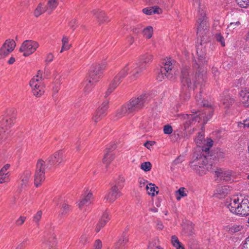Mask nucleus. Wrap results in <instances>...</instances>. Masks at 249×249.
I'll list each match as a JSON object with an SVG mask.
<instances>
[{"label":"nucleus","instance_id":"1","mask_svg":"<svg viewBox=\"0 0 249 249\" xmlns=\"http://www.w3.org/2000/svg\"><path fill=\"white\" fill-rule=\"evenodd\" d=\"M152 59V56L151 55L146 54L141 57L138 63L133 64L130 66L128 64L126 65L114 77L105 93V97L107 98L117 88L122 79L127 75L128 70H131V77L135 80L139 76L142 71L145 69L146 64L151 62Z\"/></svg>","mask_w":249,"mask_h":249},{"label":"nucleus","instance_id":"2","mask_svg":"<svg viewBox=\"0 0 249 249\" xmlns=\"http://www.w3.org/2000/svg\"><path fill=\"white\" fill-rule=\"evenodd\" d=\"M148 97L147 94H142L130 99L117 110L116 114L117 118H121L129 114H134L142 109L148 103Z\"/></svg>","mask_w":249,"mask_h":249},{"label":"nucleus","instance_id":"3","mask_svg":"<svg viewBox=\"0 0 249 249\" xmlns=\"http://www.w3.org/2000/svg\"><path fill=\"white\" fill-rule=\"evenodd\" d=\"M201 9H197L198 19L197 20V36L201 39V44L208 41L209 34V24L206 17L205 6L201 7Z\"/></svg>","mask_w":249,"mask_h":249},{"label":"nucleus","instance_id":"4","mask_svg":"<svg viewBox=\"0 0 249 249\" xmlns=\"http://www.w3.org/2000/svg\"><path fill=\"white\" fill-rule=\"evenodd\" d=\"M226 205L233 213L242 216L249 214V200L248 199L241 200L238 197H234L227 202Z\"/></svg>","mask_w":249,"mask_h":249},{"label":"nucleus","instance_id":"5","mask_svg":"<svg viewBox=\"0 0 249 249\" xmlns=\"http://www.w3.org/2000/svg\"><path fill=\"white\" fill-rule=\"evenodd\" d=\"M209 157L204 154L194 156L190 162L191 167L200 175L205 174L212 168V164L208 162Z\"/></svg>","mask_w":249,"mask_h":249},{"label":"nucleus","instance_id":"6","mask_svg":"<svg viewBox=\"0 0 249 249\" xmlns=\"http://www.w3.org/2000/svg\"><path fill=\"white\" fill-rule=\"evenodd\" d=\"M212 114L213 109L210 108H206L204 110V114H181L179 115L178 117L180 120L182 121L184 125V127L186 129L190 125L195 124L196 122L199 123L202 118L204 123H206L211 118Z\"/></svg>","mask_w":249,"mask_h":249},{"label":"nucleus","instance_id":"7","mask_svg":"<svg viewBox=\"0 0 249 249\" xmlns=\"http://www.w3.org/2000/svg\"><path fill=\"white\" fill-rule=\"evenodd\" d=\"M124 181V177L120 176L118 179L115 182L111 190L106 195L104 200L108 203H112L117 198L121 196L122 193L121 190L123 187V182Z\"/></svg>","mask_w":249,"mask_h":249},{"label":"nucleus","instance_id":"8","mask_svg":"<svg viewBox=\"0 0 249 249\" xmlns=\"http://www.w3.org/2000/svg\"><path fill=\"white\" fill-rule=\"evenodd\" d=\"M30 85L32 88L33 93L35 96L40 97L44 93L45 87L40 71H38L36 76L31 80Z\"/></svg>","mask_w":249,"mask_h":249},{"label":"nucleus","instance_id":"9","mask_svg":"<svg viewBox=\"0 0 249 249\" xmlns=\"http://www.w3.org/2000/svg\"><path fill=\"white\" fill-rule=\"evenodd\" d=\"M30 85L32 88L33 93L35 96L40 97L44 93L45 87L40 71H38L36 76L31 80Z\"/></svg>","mask_w":249,"mask_h":249},{"label":"nucleus","instance_id":"10","mask_svg":"<svg viewBox=\"0 0 249 249\" xmlns=\"http://www.w3.org/2000/svg\"><path fill=\"white\" fill-rule=\"evenodd\" d=\"M162 66H160V73L157 76V80L161 81L165 76L171 78L170 74L171 73L173 68V62L170 58L163 59L161 61Z\"/></svg>","mask_w":249,"mask_h":249},{"label":"nucleus","instance_id":"11","mask_svg":"<svg viewBox=\"0 0 249 249\" xmlns=\"http://www.w3.org/2000/svg\"><path fill=\"white\" fill-rule=\"evenodd\" d=\"M45 161L42 160L37 161L35 174V184L39 186L45 179Z\"/></svg>","mask_w":249,"mask_h":249},{"label":"nucleus","instance_id":"12","mask_svg":"<svg viewBox=\"0 0 249 249\" xmlns=\"http://www.w3.org/2000/svg\"><path fill=\"white\" fill-rule=\"evenodd\" d=\"M39 47L38 43L33 40H27L21 44L19 51L22 52L24 56H28L33 53Z\"/></svg>","mask_w":249,"mask_h":249},{"label":"nucleus","instance_id":"13","mask_svg":"<svg viewBox=\"0 0 249 249\" xmlns=\"http://www.w3.org/2000/svg\"><path fill=\"white\" fill-rule=\"evenodd\" d=\"M195 142L198 146L202 147L203 152H207L213 145V141L211 139L207 140L204 139V133L199 132L195 139Z\"/></svg>","mask_w":249,"mask_h":249},{"label":"nucleus","instance_id":"14","mask_svg":"<svg viewBox=\"0 0 249 249\" xmlns=\"http://www.w3.org/2000/svg\"><path fill=\"white\" fill-rule=\"evenodd\" d=\"M16 44L13 39H7L0 48V57H3L14 51Z\"/></svg>","mask_w":249,"mask_h":249},{"label":"nucleus","instance_id":"15","mask_svg":"<svg viewBox=\"0 0 249 249\" xmlns=\"http://www.w3.org/2000/svg\"><path fill=\"white\" fill-rule=\"evenodd\" d=\"M217 180L231 182L234 180V173L230 170L219 169L215 172Z\"/></svg>","mask_w":249,"mask_h":249},{"label":"nucleus","instance_id":"16","mask_svg":"<svg viewBox=\"0 0 249 249\" xmlns=\"http://www.w3.org/2000/svg\"><path fill=\"white\" fill-rule=\"evenodd\" d=\"M105 66L100 64L93 65L89 71V78L94 82H97L101 78Z\"/></svg>","mask_w":249,"mask_h":249},{"label":"nucleus","instance_id":"17","mask_svg":"<svg viewBox=\"0 0 249 249\" xmlns=\"http://www.w3.org/2000/svg\"><path fill=\"white\" fill-rule=\"evenodd\" d=\"M108 103V101L107 100L98 107L92 117V120L95 123L98 122L106 115Z\"/></svg>","mask_w":249,"mask_h":249},{"label":"nucleus","instance_id":"18","mask_svg":"<svg viewBox=\"0 0 249 249\" xmlns=\"http://www.w3.org/2000/svg\"><path fill=\"white\" fill-rule=\"evenodd\" d=\"M46 230L45 231V236L44 239V242L46 246H48V249H55L54 246L56 244V235L53 232V230L51 229L47 231V227H45Z\"/></svg>","mask_w":249,"mask_h":249},{"label":"nucleus","instance_id":"19","mask_svg":"<svg viewBox=\"0 0 249 249\" xmlns=\"http://www.w3.org/2000/svg\"><path fill=\"white\" fill-rule=\"evenodd\" d=\"M63 159V152L59 150L48 159V163L51 165H57L59 164Z\"/></svg>","mask_w":249,"mask_h":249},{"label":"nucleus","instance_id":"20","mask_svg":"<svg viewBox=\"0 0 249 249\" xmlns=\"http://www.w3.org/2000/svg\"><path fill=\"white\" fill-rule=\"evenodd\" d=\"M10 164H5L0 170V183H7L10 181L11 173L7 171Z\"/></svg>","mask_w":249,"mask_h":249},{"label":"nucleus","instance_id":"21","mask_svg":"<svg viewBox=\"0 0 249 249\" xmlns=\"http://www.w3.org/2000/svg\"><path fill=\"white\" fill-rule=\"evenodd\" d=\"M109 219L110 217L108 212L107 211L104 212L95 227V231L98 232L105 226Z\"/></svg>","mask_w":249,"mask_h":249},{"label":"nucleus","instance_id":"22","mask_svg":"<svg viewBox=\"0 0 249 249\" xmlns=\"http://www.w3.org/2000/svg\"><path fill=\"white\" fill-rule=\"evenodd\" d=\"M230 191V187L228 186H220L216 190L213 196L216 197L222 198L228 195Z\"/></svg>","mask_w":249,"mask_h":249},{"label":"nucleus","instance_id":"23","mask_svg":"<svg viewBox=\"0 0 249 249\" xmlns=\"http://www.w3.org/2000/svg\"><path fill=\"white\" fill-rule=\"evenodd\" d=\"M31 177V172L30 170H26L23 173L19 180L21 188H24L28 186Z\"/></svg>","mask_w":249,"mask_h":249},{"label":"nucleus","instance_id":"24","mask_svg":"<svg viewBox=\"0 0 249 249\" xmlns=\"http://www.w3.org/2000/svg\"><path fill=\"white\" fill-rule=\"evenodd\" d=\"M92 199V193L89 192L85 194L78 202L79 208L82 210L84 206H88L91 203Z\"/></svg>","mask_w":249,"mask_h":249},{"label":"nucleus","instance_id":"25","mask_svg":"<svg viewBox=\"0 0 249 249\" xmlns=\"http://www.w3.org/2000/svg\"><path fill=\"white\" fill-rule=\"evenodd\" d=\"M239 100L241 103L245 107L249 106V91L241 90L239 93Z\"/></svg>","mask_w":249,"mask_h":249},{"label":"nucleus","instance_id":"26","mask_svg":"<svg viewBox=\"0 0 249 249\" xmlns=\"http://www.w3.org/2000/svg\"><path fill=\"white\" fill-rule=\"evenodd\" d=\"M91 12L94 15L96 16L100 23H103L109 21L108 17L104 12L100 11L99 10H94Z\"/></svg>","mask_w":249,"mask_h":249},{"label":"nucleus","instance_id":"27","mask_svg":"<svg viewBox=\"0 0 249 249\" xmlns=\"http://www.w3.org/2000/svg\"><path fill=\"white\" fill-rule=\"evenodd\" d=\"M96 83V82H93L92 79L89 77L87 79L85 80L82 84L84 92L87 93L90 92Z\"/></svg>","mask_w":249,"mask_h":249},{"label":"nucleus","instance_id":"28","mask_svg":"<svg viewBox=\"0 0 249 249\" xmlns=\"http://www.w3.org/2000/svg\"><path fill=\"white\" fill-rule=\"evenodd\" d=\"M181 83L184 87L186 86L188 88H192V83L191 82L190 75L188 71H182Z\"/></svg>","mask_w":249,"mask_h":249},{"label":"nucleus","instance_id":"29","mask_svg":"<svg viewBox=\"0 0 249 249\" xmlns=\"http://www.w3.org/2000/svg\"><path fill=\"white\" fill-rule=\"evenodd\" d=\"M15 118L13 116H11L6 115L3 118L2 121V124L6 128H10L15 123Z\"/></svg>","mask_w":249,"mask_h":249},{"label":"nucleus","instance_id":"30","mask_svg":"<svg viewBox=\"0 0 249 249\" xmlns=\"http://www.w3.org/2000/svg\"><path fill=\"white\" fill-rule=\"evenodd\" d=\"M58 4V0H48L47 3L46 5V10L47 13L50 14L55 8Z\"/></svg>","mask_w":249,"mask_h":249},{"label":"nucleus","instance_id":"31","mask_svg":"<svg viewBox=\"0 0 249 249\" xmlns=\"http://www.w3.org/2000/svg\"><path fill=\"white\" fill-rule=\"evenodd\" d=\"M221 101L225 108L230 107V106L234 102V99L231 98L227 92L224 93V95L221 99Z\"/></svg>","mask_w":249,"mask_h":249},{"label":"nucleus","instance_id":"32","mask_svg":"<svg viewBox=\"0 0 249 249\" xmlns=\"http://www.w3.org/2000/svg\"><path fill=\"white\" fill-rule=\"evenodd\" d=\"M128 242L127 237L123 234L118 240L115 244V249H123L126 243Z\"/></svg>","mask_w":249,"mask_h":249},{"label":"nucleus","instance_id":"33","mask_svg":"<svg viewBox=\"0 0 249 249\" xmlns=\"http://www.w3.org/2000/svg\"><path fill=\"white\" fill-rule=\"evenodd\" d=\"M114 159V154L110 151H107L103 159L104 163L107 165L109 164Z\"/></svg>","mask_w":249,"mask_h":249},{"label":"nucleus","instance_id":"34","mask_svg":"<svg viewBox=\"0 0 249 249\" xmlns=\"http://www.w3.org/2000/svg\"><path fill=\"white\" fill-rule=\"evenodd\" d=\"M69 37L66 36H63L62 39V46L60 51V53H62L64 51L68 50L70 48L71 45L69 43Z\"/></svg>","mask_w":249,"mask_h":249},{"label":"nucleus","instance_id":"35","mask_svg":"<svg viewBox=\"0 0 249 249\" xmlns=\"http://www.w3.org/2000/svg\"><path fill=\"white\" fill-rule=\"evenodd\" d=\"M204 81V74L200 72V70L198 73H196L195 79L193 80L194 85L196 86L197 84H202Z\"/></svg>","mask_w":249,"mask_h":249},{"label":"nucleus","instance_id":"36","mask_svg":"<svg viewBox=\"0 0 249 249\" xmlns=\"http://www.w3.org/2000/svg\"><path fill=\"white\" fill-rule=\"evenodd\" d=\"M145 189L147 193L149 196L154 197L155 196V192L156 191L155 185L153 183H147L145 185Z\"/></svg>","mask_w":249,"mask_h":249},{"label":"nucleus","instance_id":"37","mask_svg":"<svg viewBox=\"0 0 249 249\" xmlns=\"http://www.w3.org/2000/svg\"><path fill=\"white\" fill-rule=\"evenodd\" d=\"M196 100L197 104L201 106L206 107H210L209 103L206 100H204L202 98L201 93L197 94L196 96Z\"/></svg>","mask_w":249,"mask_h":249},{"label":"nucleus","instance_id":"38","mask_svg":"<svg viewBox=\"0 0 249 249\" xmlns=\"http://www.w3.org/2000/svg\"><path fill=\"white\" fill-rule=\"evenodd\" d=\"M153 33V28L151 26H147L143 30V36L146 38H150Z\"/></svg>","mask_w":249,"mask_h":249},{"label":"nucleus","instance_id":"39","mask_svg":"<svg viewBox=\"0 0 249 249\" xmlns=\"http://www.w3.org/2000/svg\"><path fill=\"white\" fill-rule=\"evenodd\" d=\"M171 242L176 249H184L177 236L174 235L172 237Z\"/></svg>","mask_w":249,"mask_h":249},{"label":"nucleus","instance_id":"40","mask_svg":"<svg viewBox=\"0 0 249 249\" xmlns=\"http://www.w3.org/2000/svg\"><path fill=\"white\" fill-rule=\"evenodd\" d=\"M197 54L198 56V63L196 64V65L198 66V68H199V66L204 63L205 56L203 53L201 52H199V48L198 47L196 50Z\"/></svg>","mask_w":249,"mask_h":249},{"label":"nucleus","instance_id":"41","mask_svg":"<svg viewBox=\"0 0 249 249\" xmlns=\"http://www.w3.org/2000/svg\"><path fill=\"white\" fill-rule=\"evenodd\" d=\"M46 10V6L43 7L42 4H39L35 11V15L36 17H38Z\"/></svg>","mask_w":249,"mask_h":249},{"label":"nucleus","instance_id":"42","mask_svg":"<svg viewBox=\"0 0 249 249\" xmlns=\"http://www.w3.org/2000/svg\"><path fill=\"white\" fill-rule=\"evenodd\" d=\"M42 211L41 210H39L33 216V222H35L37 225H39V221L42 217Z\"/></svg>","mask_w":249,"mask_h":249},{"label":"nucleus","instance_id":"43","mask_svg":"<svg viewBox=\"0 0 249 249\" xmlns=\"http://www.w3.org/2000/svg\"><path fill=\"white\" fill-rule=\"evenodd\" d=\"M142 12L147 15H151L156 13V7L152 6L144 8L142 9Z\"/></svg>","mask_w":249,"mask_h":249},{"label":"nucleus","instance_id":"44","mask_svg":"<svg viewBox=\"0 0 249 249\" xmlns=\"http://www.w3.org/2000/svg\"><path fill=\"white\" fill-rule=\"evenodd\" d=\"M177 195H178L179 196H177V199L179 200L180 199L181 197H184L187 196L186 193L185 191L184 188H180L177 192Z\"/></svg>","mask_w":249,"mask_h":249},{"label":"nucleus","instance_id":"45","mask_svg":"<svg viewBox=\"0 0 249 249\" xmlns=\"http://www.w3.org/2000/svg\"><path fill=\"white\" fill-rule=\"evenodd\" d=\"M70 211V206L67 204H63L60 211V214L62 216H65Z\"/></svg>","mask_w":249,"mask_h":249},{"label":"nucleus","instance_id":"46","mask_svg":"<svg viewBox=\"0 0 249 249\" xmlns=\"http://www.w3.org/2000/svg\"><path fill=\"white\" fill-rule=\"evenodd\" d=\"M141 168L145 172L149 171L151 169V164L150 162H144L141 164Z\"/></svg>","mask_w":249,"mask_h":249},{"label":"nucleus","instance_id":"47","mask_svg":"<svg viewBox=\"0 0 249 249\" xmlns=\"http://www.w3.org/2000/svg\"><path fill=\"white\" fill-rule=\"evenodd\" d=\"M242 229L241 225H234L229 228V231L231 233H235L240 231Z\"/></svg>","mask_w":249,"mask_h":249},{"label":"nucleus","instance_id":"48","mask_svg":"<svg viewBox=\"0 0 249 249\" xmlns=\"http://www.w3.org/2000/svg\"><path fill=\"white\" fill-rule=\"evenodd\" d=\"M237 4L243 8H246L249 5V0H236Z\"/></svg>","mask_w":249,"mask_h":249},{"label":"nucleus","instance_id":"49","mask_svg":"<svg viewBox=\"0 0 249 249\" xmlns=\"http://www.w3.org/2000/svg\"><path fill=\"white\" fill-rule=\"evenodd\" d=\"M26 219V217L24 216H20L18 219L16 221V224L17 226H21L25 222Z\"/></svg>","mask_w":249,"mask_h":249},{"label":"nucleus","instance_id":"50","mask_svg":"<svg viewBox=\"0 0 249 249\" xmlns=\"http://www.w3.org/2000/svg\"><path fill=\"white\" fill-rule=\"evenodd\" d=\"M239 127H249V118L246 119L243 122H239L238 124Z\"/></svg>","mask_w":249,"mask_h":249},{"label":"nucleus","instance_id":"51","mask_svg":"<svg viewBox=\"0 0 249 249\" xmlns=\"http://www.w3.org/2000/svg\"><path fill=\"white\" fill-rule=\"evenodd\" d=\"M89 240L88 235L87 234H83L80 238L79 242L82 245L85 244L88 242Z\"/></svg>","mask_w":249,"mask_h":249},{"label":"nucleus","instance_id":"52","mask_svg":"<svg viewBox=\"0 0 249 249\" xmlns=\"http://www.w3.org/2000/svg\"><path fill=\"white\" fill-rule=\"evenodd\" d=\"M164 133L166 134H170L172 133L173 129L171 125H166L163 128Z\"/></svg>","mask_w":249,"mask_h":249},{"label":"nucleus","instance_id":"53","mask_svg":"<svg viewBox=\"0 0 249 249\" xmlns=\"http://www.w3.org/2000/svg\"><path fill=\"white\" fill-rule=\"evenodd\" d=\"M216 39L217 41L220 42L222 46H225L224 39L220 34H217L215 36Z\"/></svg>","mask_w":249,"mask_h":249},{"label":"nucleus","instance_id":"54","mask_svg":"<svg viewBox=\"0 0 249 249\" xmlns=\"http://www.w3.org/2000/svg\"><path fill=\"white\" fill-rule=\"evenodd\" d=\"M78 22L77 20L76 19H72L70 22H69V26L70 28H71L73 30H74L77 25Z\"/></svg>","mask_w":249,"mask_h":249},{"label":"nucleus","instance_id":"55","mask_svg":"<svg viewBox=\"0 0 249 249\" xmlns=\"http://www.w3.org/2000/svg\"><path fill=\"white\" fill-rule=\"evenodd\" d=\"M155 142L154 141H147L144 144V146L147 149L151 150V148L155 145Z\"/></svg>","mask_w":249,"mask_h":249},{"label":"nucleus","instance_id":"56","mask_svg":"<svg viewBox=\"0 0 249 249\" xmlns=\"http://www.w3.org/2000/svg\"><path fill=\"white\" fill-rule=\"evenodd\" d=\"M53 58H54V56H53V54L52 53H49L46 55L45 61L47 63H49L53 60Z\"/></svg>","mask_w":249,"mask_h":249},{"label":"nucleus","instance_id":"57","mask_svg":"<svg viewBox=\"0 0 249 249\" xmlns=\"http://www.w3.org/2000/svg\"><path fill=\"white\" fill-rule=\"evenodd\" d=\"M240 24L239 21H237L235 22H231L230 25L228 26V28L229 30H232L235 28L236 26H238Z\"/></svg>","mask_w":249,"mask_h":249},{"label":"nucleus","instance_id":"58","mask_svg":"<svg viewBox=\"0 0 249 249\" xmlns=\"http://www.w3.org/2000/svg\"><path fill=\"white\" fill-rule=\"evenodd\" d=\"M94 249H101L102 247V242L99 240H97L95 242Z\"/></svg>","mask_w":249,"mask_h":249},{"label":"nucleus","instance_id":"59","mask_svg":"<svg viewBox=\"0 0 249 249\" xmlns=\"http://www.w3.org/2000/svg\"><path fill=\"white\" fill-rule=\"evenodd\" d=\"M242 249H249V237L247 238L242 245Z\"/></svg>","mask_w":249,"mask_h":249},{"label":"nucleus","instance_id":"60","mask_svg":"<svg viewBox=\"0 0 249 249\" xmlns=\"http://www.w3.org/2000/svg\"><path fill=\"white\" fill-rule=\"evenodd\" d=\"M216 155L219 159H223L225 157V154L221 151L217 152Z\"/></svg>","mask_w":249,"mask_h":249},{"label":"nucleus","instance_id":"61","mask_svg":"<svg viewBox=\"0 0 249 249\" xmlns=\"http://www.w3.org/2000/svg\"><path fill=\"white\" fill-rule=\"evenodd\" d=\"M212 72H213L214 76L215 77V78H216V77L218 76L219 74L218 69L216 68H212Z\"/></svg>","mask_w":249,"mask_h":249},{"label":"nucleus","instance_id":"62","mask_svg":"<svg viewBox=\"0 0 249 249\" xmlns=\"http://www.w3.org/2000/svg\"><path fill=\"white\" fill-rule=\"evenodd\" d=\"M147 182V181L146 180L142 178L140 179L139 180L140 187L141 188L144 187L145 186V183H146Z\"/></svg>","mask_w":249,"mask_h":249},{"label":"nucleus","instance_id":"63","mask_svg":"<svg viewBox=\"0 0 249 249\" xmlns=\"http://www.w3.org/2000/svg\"><path fill=\"white\" fill-rule=\"evenodd\" d=\"M15 62V58L11 57L8 60V63L9 64H12Z\"/></svg>","mask_w":249,"mask_h":249},{"label":"nucleus","instance_id":"64","mask_svg":"<svg viewBox=\"0 0 249 249\" xmlns=\"http://www.w3.org/2000/svg\"><path fill=\"white\" fill-rule=\"evenodd\" d=\"M157 222L158 223H157V225L158 226V228L157 227V229H159L160 230H161L163 228V226L162 225V224L159 221Z\"/></svg>","mask_w":249,"mask_h":249}]
</instances>
